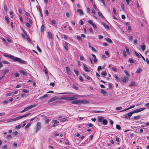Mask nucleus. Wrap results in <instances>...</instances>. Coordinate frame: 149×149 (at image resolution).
Listing matches in <instances>:
<instances>
[{"mask_svg":"<svg viewBox=\"0 0 149 149\" xmlns=\"http://www.w3.org/2000/svg\"><path fill=\"white\" fill-rule=\"evenodd\" d=\"M116 129L118 130H120L121 129L120 126L118 125H116Z\"/></svg>","mask_w":149,"mask_h":149,"instance_id":"42","label":"nucleus"},{"mask_svg":"<svg viewBox=\"0 0 149 149\" xmlns=\"http://www.w3.org/2000/svg\"><path fill=\"white\" fill-rule=\"evenodd\" d=\"M104 119V118L102 116H98L97 118V121L100 122H102L103 120Z\"/></svg>","mask_w":149,"mask_h":149,"instance_id":"11","label":"nucleus"},{"mask_svg":"<svg viewBox=\"0 0 149 149\" xmlns=\"http://www.w3.org/2000/svg\"><path fill=\"white\" fill-rule=\"evenodd\" d=\"M6 138L8 139H10L12 138V136L11 135H9L7 136Z\"/></svg>","mask_w":149,"mask_h":149,"instance_id":"59","label":"nucleus"},{"mask_svg":"<svg viewBox=\"0 0 149 149\" xmlns=\"http://www.w3.org/2000/svg\"><path fill=\"white\" fill-rule=\"evenodd\" d=\"M121 80L123 82H127L128 81V78L127 77H123L121 78Z\"/></svg>","mask_w":149,"mask_h":149,"instance_id":"7","label":"nucleus"},{"mask_svg":"<svg viewBox=\"0 0 149 149\" xmlns=\"http://www.w3.org/2000/svg\"><path fill=\"white\" fill-rule=\"evenodd\" d=\"M132 114V111L129 112L127 114L124 115L123 118H125L126 119H127L130 118Z\"/></svg>","mask_w":149,"mask_h":149,"instance_id":"5","label":"nucleus"},{"mask_svg":"<svg viewBox=\"0 0 149 149\" xmlns=\"http://www.w3.org/2000/svg\"><path fill=\"white\" fill-rule=\"evenodd\" d=\"M65 68L67 74L69 75H71V71L69 67H66Z\"/></svg>","mask_w":149,"mask_h":149,"instance_id":"9","label":"nucleus"},{"mask_svg":"<svg viewBox=\"0 0 149 149\" xmlns=\"http://www.w3.org/2000/svg\"><path fill=\"white\" fill-rule=\"evenodd\" d=\"M37 105H38L37 104H33L32 105H31L28 107H26V108H25L24 109L26 111L29 110L31 109L32 108H33L36 107V106H37Z\"/></svg>","mask_w":149,"mask_h":149,"instance_id":"6","label":"nucleus"},{"mask_svg":"<svg viewBox=\"0 0 149 149\" xmlns=\"http://www.w3.org/2000/svg\"><path fill=\"white\" fill-rule=\"evenodd\" d=\"M102 69V67L101 66H99L98 67L97 70L98 71H99L101 70Z\"/></svg>","mask_w":149,"mask_h":149,"instance_id":"51","label":"nucleus"},{"mask_svg":"<svg viewBox=\"0 0 149 149\" xmlns=\"http://www.w3.org/2000/svg\"><path fill=\"white\" fill-rule=\"evenodd\" d=\"M13 95H14V93H13V92L9 93H8L6 94V96L7 97H8V96Z\"/></svg>","mask_w":149,"mask_h":149,"instance_id":"29","label":"nucleus"},{"mask_svg":"<svg viewBox=\"0 0 149 149\" xmlns=\"http://www.w3.org/2000/svg\"><path fill=\"white\" fill-rule=\"evenodd\" d=\"M145 109V108H140L139 109H138V112H141V111H143V110H144Z\"/></svg>","mask_w":149,"mask_h":149,"instance_id":"34","label":"nucleus"},{"mask_svg":"<svg viewBox=\"0 0 149 149\" xmlns=\"http://www.w3.org/2000/svg\"><path fill=\"white\" fill-rule=\"evenodd\" d=\"M48 34L49 37V38H50V39L53 38V37L52 36V33L50 32H48Z\"/></svg>","mask_w":149,"mask_h":149,"instance_id":"27","label":"nucleus"},{"mask_svg":"<svg viewBox=\"0 0 149 149\" xmlns=\"http://www.w3.org/2000/svg\"><path fill=\"white\" fill-rule=\"evenodd\" d=\"M136 83L134 82H131V84L130 85V86H135L136 85Z\"/></svg>","mask_w":149,"mask_h":149,"instance_id":"31","label":"nucleus"},{"mask_svg":"<svg viewBox=\"0 0 149 149\" xmlns=\"http://www.w3.org/2000/svg\"><path fill=\"white\" fill-rule=\"evenodd\" d=\"M22 91L24 93H28L29 92V91L27 89H24Z\"/></svg>","mask_w":149,"mask_h":149,"instance_id":"49","label":"nucleus"},{"mask_svg":"<svg viewBox=\"0 0 149 149\" xmlns=\"http://www.w3.org/2000/svg\"><path fill=\"white\" fill-rule=\"evenodd\" d=\"M5 18L6 20L7 21V23H8L9 22V20L8 17L7 16H5Z\"/></svg>","mask_w":149,"mask_h":149,"instance_id":"43","label":"nucleus"},{"mask_svg":"<svg viewBox=\"0 0 149 149\" xmlns=\"http://www.w3.org/2000/svg\"><path fill=\"white\" fill-rule=\"evenodd\" d=\"M4 10L6 11V12H7V7L6 5H5L4 6Z\"/></svg>","mask_w":149,"mask_h":149,"instance_id":"61","label":"nucleus"},{"mask_svg":"<svg viewBox=\"0 0 149 149\" xmlns=\"http://www.w3.org/2000/svg\"><path fill=\"white\" fill-rule=\"evenodd\" d=\"M141 47L142 51H144L146 49V45H141Z\"/></svg>","mask_w":149,"mask_h":149,"instance_id":"24","label":"nucleus"},{"mask_svg":"<svg viewBox=\"0 0 149 149\" xmlns=\"http://www.w3.org/2000/svg\"><path fill=\"white\" fill-rule=\"evenodd\" d=\"M13 59V61L14 62H17L20 63L25 64L26 63V61L24 60H22L21 59L17 57H15L13 56V57L12 58Z\"/></svg>","mask_w":149,"mask_h":149,"instance_id":"1","label":"nucleus"},{"mask_svg":"<svg viewBox=\"0 0 149 149\" xmlns=\"http://www.w3.org/2000/svg\"><path fill=\"white\" fill-rule=\"evenodd\" d=\"M102 24L105 27V28L106 29H109V26L107 25L106 24H105L104 23H102Z\"/></svg>","mask_w":149,"mask_h":149,"instance_id":"21","label":"nucleus"},{"mask_svg":"<svg viewBox=\"0 0 149 149\" xmlns=\"http://www.w3.org/2000/svg\"><path fill=\"white\" fill-rule=\"evenodd\" d=\"M125 49H126L127 53H128V54H130V52H129V49L127 47H125Z\"/></svg>","mask_w":149,"mask_h":149,"instance_id":"48","label":"nucleus"},{"mask_svg":"<svg viewBox=\"0 0 149 149\" xmlns=\"http://www.w3.org/2000/svg\"><path fill=\"white\" fill-rule=\"evenodd\" d=\"M77 12H78L79 13L80 15H84V13H83V11L81 9H78L77 10Z\"/></svg>","mask_w":149,"mask_h":149,"instance_id":"15","label":"nucleus"},{"mask_svg":"<svg viewBox=\"0 0 149 149\" xmlns=\"http://www.w3.org/2000/svg\"><path fill=\"white\" fill-rule=\"evenodd\" d=\"M84 66L85 70L87 72H89L90 71L89 69L86 66H85V64H84Z\"/></svg>","mask_w":149,"mask_h":149,"instance_id":"19","label":"nucleus"},{"mask_svg":"<svg viewBox=\"0 0 149 149\" xmlns=\"http://www.w3.org/2000/svg\"><path fill=\"white\" fill-rule=\"evenodd\" d=\"M3 62L4 64H10L9 62H8V61H3Z\"/></svg>","mask_w":149,"mask_h":149,"instance_id":"60","label":"nucleus"},{"mask_svg":"<svg viewBox=\"0 0 149 149\" xmlns=\"http://www.w3.org/2000/svg\"><path fill=\"white\" fill-rule=\"evenodd\" d=\"M101 92L103 94L104 96L107 95V93L103 89H101L100 90Z\"/></svg>","mask_w":149,"mask_h":149,"instance_id":"13","label":"nucleus"},{"mask_svg":"<svg viewBox=\"0 0 149 149\" xmlns=\"http://www.w3.org/2000/svg\"><path fill=\"white\" fill-rule=\"evenodd\" d=\"M19 72L24 75L26 76L27 74V73L25 72L23 70H19Z\"/></svg>","mask_w":149,"mask_h":149,"instance_id":"22","label":"nucleus"},{"mask_svg":"<svg viewBox=\"0 0 149 149\" xmlns=\"http://www.w3.org/2000/svg\"><path fill=\"white\" fill-rule=\"evenodd\" d=\"M141 71V68H138L136 71V72L138 73H140Z\"/></svg>","mask_w":149,"mask_h":149,"instance_id":"35","label":"nucleus"},{"mask_svg":"<svg viewBox=\"0 0 149 149\" xmlns=\"http://www.w3.org/2000/svg\"><path fill=\"white\" fill-rule=\"evenodd\" d=\"M68 43L67 42L65 41V43L63 45V46L64 47L65 50L67 51H68Z\"/></svg>","mask_w":149,"mask_h":149,"instance_id":"8","label":"nucleus"},{"mask_svg":"<svg viewBox=\"0 0 149 149\" xmlns=\"http://www.w3.org/2000/svg\"><path fill=\"white\" fill-rule=\"evenodd\" d=\"M124 72L127 76H129L130 74L127 70H125Z\"/></svg>","mask_w":149,"mask_h":149,"instance_id":"54","label":"nucleus"},{"mask_svg":"<svg viewBox=\"0 0 149 149\" xmlns=\"http://www.w3.org/2000/svg\"><path fill=\"white\" fill-rule=\"evenodd\" d=\"M113 12L114 14L115 15H116V14H117L116 12L115 9V8H113Z\"/></svg>","mask_w":149,"mask_h":149,"instance_id":"57","label":"nucleus"},{"mask_svg":"<svg viewBox=\"0 0 149 149\" xmlns=\"http://www.w3.org/2000/svg\"><path fill=\"white\" fill-rule=\"evenodd\" d=\"M135 54H136V56L137 57H138L139 58H140V57L141 56V55L140 54H139L138 53H137L136 52H135Z\"/></svg>","mask_w":149,"mask_h":149,"instance_id":"45","label":"nucleus"},{"mask_svg":"<svg viewBox=\"0 0 149 149\" xmlns=\"http://www.w3.org/2000/svg\"><path fill=\"white\" fill-rule=\"evenodd\" d=\"M137 43V40L136 39H135L134 41V45H136Z\"/></svg>","mask_w":149,"mask_h":149,"instance_id":"55","label":"nucleus"},{"mask_svg":"<svg viewBox=\"0 0 149 149\" xmlns=\"http://www.w3.org/2000/svg\"><path fill=\"white\" fill-rule=\"evenodd\" d=\"M9 70L8 69L5 70L3 72V75H4L5 76V74L7 73H8L9 72Z\"/></svg>","mask_w":149,"mask_h":149,"instance_id":"23","label":"nucleus"},{"mask_svg":"<svg viewBox=\"0 0 149 149\" xmlns=\"http://www.w3.org/2000/svg\"><path fill=\"white\" fill-rule=\"evenodd\" d=\"M122 108L121 107H118L116 108V110H121Z\"/></svg>","mask_w":149,"mask_h":149,"instance_id":"53","label":"nucleus"},{"mask_svg":"<svg viewBox=\"0 0 149 149\" xmlns=\"http://www.w3.org/2000/svg\"><path fill=\"white\" fill-rule=\"evenodd\" d=\"M134 107H135V105H132V106H130V107H128V108H127L126 109H125L124 110L121 111L120 112H121L125 111L126 110H129V109H131L133 108Z\"/></svg>","mask_w":149,"mask_h":149,"instance_id":"12","label":"nucleus"},{"mask_svg":"<svg viewBox=\"0 0 149 149\" xmlns=\"http://www.w3.org/2000/svg\"><path fill=\"white\" fill-rule=\"evenodd\" d=\"M52 123L54 124H58L59 122L58 121L56 120H53L52 121Z\"/></svg>","mask_w":149,"mask_h":149,"instance_id":"30","label":"nucleus"},{"mask_svg":"<svg viewBox=\"0 0 149 149\" xmlns=\"http://www.w3.org/2000/svg\"><path fill=\"white\" fill-rule=\"evenodd\" d=\"M15 77H18L19 76V74L18 73H15L14 74Z\"/></svg>","mask_w":149,"mask_h":149,"instance_id":"41","label":"nucleus"},{"mask_svg":"<svg viewBox=\"0 0 149 149\" xmlns=\"http://www.w3.org/2000/svg\"><path fill=\"white\" fill-rule=\"evenodd\" d=\"M79 100H75L71 102V103L72 104H77L79 103Z\"/></svg>","mask_w":149,"mask_h":149,"instance_id":"17","label":"nucleus"},{"mask_svg":"<svg viewBox=\"0 0 149 149\" xmlns=\"http://www.w3.org/2000/svg\"><path fill=\"white\" fill-rule=\"evenodd\" d=\"M31 114V113H28V114H26V115H23V116H19V117H16V118H13L10 121H8V122H11V121H16V120H19L20 119H21L23 118H24V117H26L27 116H28L29 115H30Z\"/></svg>","mask_w":149,"mask_h":149,"instance_id":"2","label":"nucleus"},{"mask_svg":"<svg viewBox=\"0 0 149 149\" xmlns=\"http://www.w3.org/2000/svg\"><path fill=\"white\" fill-rule=\"evenodd\" d=\"M93 112L95 113H99L102 112V111H101L93 110Z\"/></svg>","mask_w":149,"mask_h":149,"instance_id":"40","label":"nucleus"},{"mask_svg":"<svg viewBox=\"0 0 149 149\" xmlns=\"http://www.w3.org/2000/svg\"><path fill=\"white\" fill-rule=\"evenodd\" d=\"M3 55L5 57H9L11 58H12L13 57V56L11 55H8L7 54H4Z\"/></svg>","mask_w":149,"mask_h":149,"instance_id":"25","label":"nucleus"},{"mask_svg":"<svg viewBox=\"0 0 149 149\" xmlns=\"http://www.w3.org/2000/svg\"><path fill=\"white\" fill-rule=\"evenodd\" d=\"M57 99V97L56 96H55L54 97H53L52 98H51L50 100L48 101V103H50L51 102H53L55 100H56Z\"/></svg>","mask_w":149,"mask_h":149,"instance_id":"10","label":"nucleus"},{"mask_svg":"<svg viewBox=\"0 0 149 149\" xmlns=\"http://www.w3.org/2000/svg\"><path fill=\"white\" fill-rule=\"evenodd\" d=\"M79 103L87 104L88 103V102L86 100H79Z\"/></svg>","mask_w":149,"mask_h":149,"instance_id":"14","label":"nucleus"},{"mask_svg":"<svg viewBox=\"0 0 149 149\" xmlns=\"http://www.w3.org/2000/svg\"><path fill=\"white\" fill-rule=\"evenodd\" d=\"M92 25L93 26V27L95 29H97V27L96 26V25L95 24H94L93 23V24H92Z\"/></svg>","mask_w":149,"mask_h":149,"instance_id":"63","label":"nucleus"},{"mask_svg":"<svg viewBox=\"0 0 149 149\" xmlns=\"http://www.w3.org/2000/svg\"><path fill=\"white\" fill-rule=\"evenodd\" d=\"M44 72L47 76H48V72L47 71V70L45 68L44 70Z\"/></svg>","mask_w":149,"mask_h":149,"instance_id":"38","label":"nucleus"},{"mask_svg":"<svg viewBox=\"0 0 149 149\" xmlns=\"http://www.w3.org/2000/svg\"><path fill=\"white\" fill-rule=\"evenodd\" d=\"M50 96V95L45 94V95H43V96H42L40 98V99L41 100L43 98H45V97H49V96Z\"/></svg>","mask_w":149,"mask_h":149,"instance_id":"16","label":"nucleus"},{"mask_svg":"<svg viewBox=\"0 0 149 149\" xmlns=\"http://www.w3.org/2000/svg\"><path fill=\"white\" fill-rule=\"evenodd\" d=\"M31 123H29L25 126V129H27V128H28L29 127V126L31 125Z\"/></svg>","mask_w":149,"mask_h":149,"instance_id":"37","label":"nucleus"},{"mask_svg":"<svg viewBox=\"0 0 149 149\" xmlns=\"http://www.w3.org/2000/svg\"><path fill=\"white\" fill-rule=\"evenodd\" d=\"M37 49L38 50L39 52H41L42 50H41V49H40V48L39 47L38 45H37Z\"/></svg>","mask_w":149,"mask_h":149,"instance_id":"52","label":"nucleus"},{"mask_svg":"<svg viewBox=\"0 0 149 149\" xmlns=\"http://www.w3.org/2000/svg\"><path fill=\"white\" fill-rule=\"evenodd\" d=\"M129 61L130 63H133L134 62L132 58L129 59Z\"/></svg>","mask_w":149,"mask_h":149,"instance_id":"58","label":"nucleus"},{"mask_svg":"<svg viewBox=\"0 0 149 149\" xmlns=\"http://www.w3.org/2000/svg\"><path fill=\"white\" fill-rule=\"evenodd\" d=\"M121 7L122 10H124V4L123 3H121Z\"/></svg>","mask_w":149,"mask_h":149,"instance_id":"47","label":"nucleus"},{"mask_svg":"<svg viewBox=\"0 0 149 149\" xmlns=\"http://www.w3.org/2000/svg\"><path fill=\"white\" fill-rule=\"evenodd\" d=\"M74 73L76 74V75L77 76H78V74H79L78 71L75 69H74Z\"/></svg>","mask_w":149,"mask_h":149,"instance_id":"36","label":"nucleus"},{"mask_svg":"<svg viewBox=\"0 0 149 149\" xmlns=\"http://www.w3.org/2000/svg\"><path fill=\"white\" fill-rule=\"evenodd\" d=\"M35 132L36 133L41 129V125L40 123L39 122H37Z\"/></svg>","mask_w":149,"mask_h":149,"instance_id":"3","label":"nucleus"},{"mask_svg":"<svg viewBox=\"0 0 149 149\" xmlns=\"http://www.w3.org/2000/svg\"><path fill=\"white\" fill-rule=\"evenodd\" d=\"M88 23H89L91 25H92L93 24V23L92 22V21L89 20H88Z\"/></svg>","mask_w":149,"mask_h":149,"instance_id":"62","label":"nucleus"},{"mask_svg":"<svg viewBox=\"0 0 149 149\" xmlns=\"http://www.w3.org/2000/svg\"><path fill=\"white\" fill-rule=\"evenodd\" d=\"M132 38H133L132 36H130L128 38L129 40L130 41H131L132 40Z\"/></svg>","mask_w":149,"mask_h":149,"instance_id":"46","label":"nucleus"},{"mask_svg":"<svg viewBox=\"0 0 149 149\" xmlns=\"http://www.w3.org/2000/svg\"><path fill=\"white\" fill-rule=\"evenodd\" d=\"M21 127V125H17L15 127V128L17 129H19Z\"/></svg>","mask_w":149,"mask_h":149,"instance_id":"44","label":"nucleus"},{"mask_svg":"<svg viewBox=\"0 0 149 149\" xmlns=\"http://www.w3.org/2000/svg\"><path fill=\"white\" fill-rule=\"evenodd\" d=\"M98 14L99 15V16L101 18H104V17L103 16V15L102 14L100 13V12H98Z\"/></svg>","mask_w":149,"mask_h":149,"instance_id":"33","label":"nucleus"},{"mask_svg":"<svg viewBox=\"0 0 149 149\" xmlns=\"http://www.w3.org/2000/svg\"><path fill=\"white\" fill-rule=\"evenodd\" d=\"M141 117L140 115H139L137 116H135L133 118L134 120H137L139 119Z\"/></svg>","mask_w":149,"mask_h":149,"instance_id":"20","label":"nucleus"},{"mask_svg":"<svg viewBox=\"0 0 149 149\" xmlns=\"http://www.w3.org/2000/svg\"><path fill=\"white\" fill-rule=\"evenodd\" d=\"M101 74L103 77H104V76H106L107 74L106 71L105 70L102 71Z\"/></svg>","mask_w":149,"mask_h":149,"instance_id":"18","label":"nucleus"},{"mask_svg":"<svg viewBox=\"0 0 149 149\" xmlns=\"http://www.w3.org/2000/svg\"><path fill=\"white\" fill-rule=\"evenodd\" d=\"M66 120V119L65 118H63L60 120L61 122H64Z\"/></svg>","mask_w":149,"mask_h":149,"instance_id":"50","label":"nucleus"},{"mask_svg":"<svg viewBox=\"0 0 149 149\" xmlns=\"http://www.w3.org/2000/svg\"><path fill=\"white\" fill-rule=\"evenodd\" d=\"M45 29V27L44 26L42 25L41 27V29L42 30V31H43Z\"/></svg>","mask_w":149,"mask_h":149,"instance_id":"64","label":"nucleus"},{"mask_svg":"<svg viewBox=\"0 0 149 149\" xmlns=\"http://www.w3.org/2000/svg\"><path fill=\"white\" fill-rule=\"evenodd\" d=\"M76 99V98L72 97H63L61 99L64 100H72Z\"/></svg>","mask_w":149,"mask_h":149,"instance_id":"4","label":"nucleus"},{"mask_svg":"<svg viewBox=\"0 0 149 149\" xmlns=\"http://www.w3.org/2000/svg\"><path fill=\"white\" fill-rule=\"evenodd\" d=\"M132 114L134 113L139 112L138 109L133 110L132 111Z\"/></svg>","mask_w":149,"mask_h":149,"instance_id":"39","label":"nucleus"},{"mask_svg":"<svg viewBox=\"0 0 149 149\" xmlns=\"http://www.w3.org/2000/svg\"><path fill=\"white\" fill-rule=\"evenodd\" d=\"M52 24V25H54L56 24V21L55 20H52L51 21Z\"/></svg>","mask_w":149,"mask_h":149,"instance_id":"56","label":"nucleus"},{"mask_svg":"<svg viewBox=\"0 0 149 149\" xmlns=\"http://www.w3.org/2000/svg\"><path fill=\"white\" fill-rule=\"evenodd\" d=\"M106 40L109 42V43H111L112 42V40L109 38H106Z\"/></svg>","mask_w":149,"mask_h":149,"instance_id":"28","label":"nucleus"},{"mask_svg":"<svg viewBox=\"0 0 149 149\" xmlns=\"http://www.w3.org/2000/svg\"><path fill=\"white\" fill-rule=\"evenodd\" d=\"M103 124L104 125H106L107 124V120L104 118L102 121Z\"/></svg>","mask_w":149,"mask_h":149,"instance_id":"26","label":"nucleus"},{"mask_svg":"<svg viewBox=\"0 0 149 149\" xmlns=\"http://www.w3.org/2000/svg\"><path fill=\"white\" fill-rule=\"evenodd\" d=\"M72 87L75 90H77L78 88L74 84L72 85Z\"/></svg>","mask_w":149,"mask_h":149,"instance_id":"32","label":"nucleus"}]
</instances>
